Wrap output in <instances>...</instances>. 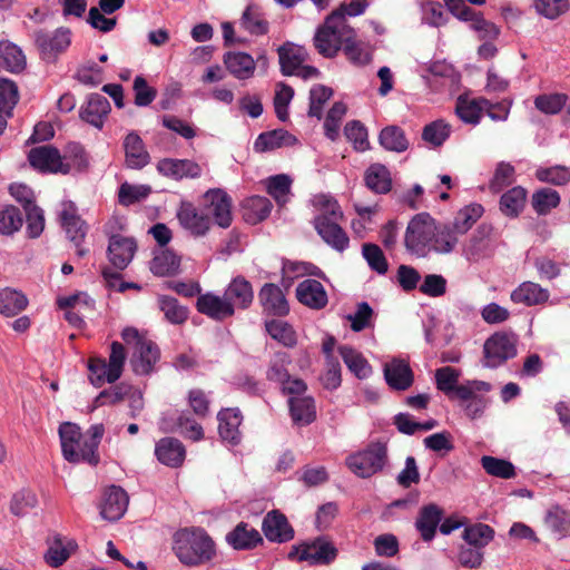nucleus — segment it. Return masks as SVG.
Returning <instances> with one entry per match:
<instances>
[{"mask_svg":"<svg viewBox=\"0 0 570 570\" xmlns=\"http://www.w3.org/2000/svg\"><path fill=\"white\" fill-rule=\"evenodd\" d=\"M173 550L186 566H199L210 561L215 554V543L205 530L181 529L174 534Z\"/></svg>","mask_w":570,"mask_h":570,"instance_id":"f257e3e1","label":"nucleus"},{"mask_svg":"<svg viewBox=\"0 0 570 570\" xmlns=\"http://www.w3.org/2000/svg\"><path fill=\"white\" fill-rule=\"evenodd\" d=\"M127 360L125 346L114 341L110 344L108 361L101 356H90L87 362L88 380L95 387H101L105 383L114 384L124 372Z\"/></svg>","mask_w":570,"mask_h":570,"instance_id":"f03ea898","label":"nucleus"},{"mask_svg":"<svg viewBox=\"0 0 570 570\" xmlns=\"http://www.w3.org/2000/svg\"><path fill=\"white\" fill-rule=\"evenodd\" d=\"M121 338L135 351L131 358L132 371L138 375H148L154 371L155 364L160 358V351L155 342L138 332L135 327H126L121 332Z\"/></svg>","mask_w":570,"mask_h":570,"instance_id":"7ed1b4c3","label":"nucleus"},{"mask_svg":"<svg viewBox=\"0 0 570 570\" xmlns=\"http://www.w3.org/2000/svg\"><path fill=\"white\" fill-rule=\"evenodd\" d=\"M449 16L460 22L469 23L470 30L479 36H500L501 29L494 22L487 20L481 11L471 8L463 0H443Z\"/></svg>","mask_w":570,"mask_h":570,"instance_id":"20e7f679","label":"nucleus"},{"mask_svg":"<svg viewBox=\"0 0 570 570\" xmlns=\"http://www.w3.org/2000/svg\"><path fill=\"white\" fill-rule=\"evenodd\" d=\"M387 460V449L383 443H371L365 450L346 459L348 469L361 478H370L381 471Z\"/></svg>","mask_w":570,"mask_h":570,"instance_id":"39448f33","label":"nucleus"},{"mask_svg":"<svg viewBox=\"0 0 570 570\" xmlns=\"http://www.w3.org/2000/svg\"><path fill=\"white\" fill-rule=\"evenodd\" d=\"M518 338L514 334L497 332L483 345V365L495 368L517 355Z\"/></svg>","mask_w":570,"mask_h":570,"instance_id":"423d86ee","label":"nucleus"},{"mask_svg":"<svg viewBox=\"0 0 570 570\" xmlns=\"http://www.w3.org/2000/svg\"><path fill=\"white\" fill-rule=\"evenodd\" d=\"M435 222L428 213L415 215L409 223L404 244L409 252L423 255L431 244L435 232Z\"/></svg>","mask_w":570,"mask_h":570,"instance_id":"0eeeda50","label":"nucleus"},{"mask_svg":"<svg viewBox=\"0 0 570 570\" xmlns=\"http://www.w3.org/2000/svg\"><path fill=\"white\" fill-rule=\"evenodd\" d=\"M59 219L68 238L77 247V255L80 257L85 256L88 250L81 248L80 245L87 234V225L78 215L77 207L72 202L66 200L61 203Z\"/></svg>","mask_w":570,"mask_h":570,"instance_id":"6e6552de","label":"nucleus"},{"mask_svg":"<svg viewBox=\"0 0 570 570\" xmlns=\"http://www.w3.org/2000/svg\"><path fill=\"white\" fill-rule=\"evenodd\" d=\"M204 207L209 218L213 217L216 225L228 228L232 225V198L219 188L207 190L204 196Z\"/></svg>","mask_w":570,"mask_h":570,"instance_id":"1a4fd4ad","label":"nucleus"},{"mask_svg":"<svg viewBox=\"0 0 570 570\" xmlns=\"http://www.w3.org/2000/svg\"><path fill=\"white\" fill-rule=\"evenodd\" d=\"M59 436L63 458L70 463L85 461L83 440L80 428L65 422L59 426Z\"/></svg>","mask_w":570,"mask_h":570,"instance_id":"9d476101","label":"nucleus"},{"mask_svg":"<svg viewBox=\"0 0 570 570\" xmlns=\"http://www.w3.org/2000/svg\"><path fill=\"white\" fill-rule=\"evenodd\" d=\"M32 167L49 173H69V165H65L59 150L50 145L32 148L28 155Z\"/></svg>","mask_w":570,"mask_h":570,"instance_id":"9b49d317","label":"nucleus"},{"mask_svg":"<svg viewBox=\"0 0 570 570\" xmlns=\"http://www.w3.org/2000/svg\"><path fill=\"white\" fill-rule=\"evenodd\" d=\"M160 175L174 180L196 179L203 174V167L193 159L164 158L157 164Z\"/></svg>","mask_w":570,"mask_h":570,"instance_id":"f8f14e48","label":"nucleus"},{"mask_svg":"<svg viewBox=\"0 0 570 570\" xmlns=\"http://www.w3.org/2000/svg\"><path fill=\"white\" fill-rule=\"evenodd\" d=\"M298 560L311 564H328L335 560L337 549L325 538H317L312 542H305L297 548Z\"/></svg>","mask_w":570,"mask_h":570,"instance_id":"ddd939ff","label":"nucleus"},{"mask_svg":"<svg viewBox=\"0 0 570 570\" xmlns=\"http://www.w3.org/2000/svg\"><path fill=\"white\" fill-rule=\"evenodd\" d=\"M343 219L327 220L324 216H315L314 227L321 238L333 249L342 253L350 245V238L340 223Z\"/></svg>","mask_w":570,"mask_h":570,"instance_id":"4468645a","label":"nucleus"},{"mask_svg":"<svg viewBox=\"0 0 570 570\" xmlns=\"http://www.w3.org/2000/svg\"><path fill=\"white\" fill-rule=\"evenodd\" d=\"M177 218L180 225L194 236H204L210 228L212 219L204 210L197 209L189 202H181Z\"/></svg>","mask_w":570,"mask_h":570,"instance_id":"2eb2a0df","label":"nucleus"},{"mask_svg":"<svg viewBox=\"0 0 570 570\" xmlns=\"http://www.w3.org/2000/svg\"><path fill=\"white\" fill-rule=\"evenodd\" d=\"M136 249L137 244L134 238L112 235L107 248L109 262L115 268L122 271L132 261Z\"/></svg>","mask_w":570,"mask_h":570,"instance_id":"dca6fc26","label":"nucleus"},{"mask_svg":"<svg viewBox=\"0 0 570 570\" xmlns=\"http://www.w3.org/2000/svg\"><path fill=\"white\" fill-rule=\"evenodd\" d=\"M258 301L263 307V312L268 315L285 316L289 313L286 296L276 284H264L258 293Z\"/></svg>","mask_w":570,"mask_h":570,"instance_id":"f3484780","label":"nucleus"},{"mask_svg":"<svg viewBox=\"0 0 570 570\" xmlns=\"http://www.w3.org/2000/svg\"><path fill=\"white\" fill-rule=\"evenodd\" d=\"M296 297L301 304L312 309H322L328 303L323 284L313 278L304 279L297 285Z\"/></svg>","mask_w":570,"mask_h":570,"instance_id":"a211bd4d","label":"nucleus"},{"mask_svg":"<svg viewBox=\"0 0 570 570\" xmlns=\"http://www.w3.org/2000/svg\"><path fill=\"white\" fill-rule=\"evenodd\" d=\"M128 495L120 487L111 485L104 493L100 514L108 521L119 520L128 507Z\"/></svg>","mask_w":570,"mask_h":570,"instance_id":"6ab92c4d","label":"nucleus"},{"mask_svg":"<svg viewBox=\"0 0 570 570\" xmlns=\"http://www.w3.org/2000/svg\"><path fill=\"white\" fill-rule=\"evenodd\" d=\"M196 308L199 313L216 321H223L234 315L233 304L225 296L219 297L212 293L199 295Z\"/></svg>","mask_w":570,"mask_h":570,"instance_id":"aec40b11","label":"nucleus"},{"mask_svg":"<svg viewBox=\"0 0 570 570\" xmlns=\"http://www.w3.org/2000/svg\"><path fill=\"white\" fill-rule=\"evenodd\" d=\"M239 27L249 36H266L269 32V22L262 7L249 2L239 18Z\"/></svg>","mask_w":570,"mask_h":570,"instance_id":"412c9836","label":"nucleus"},{"mask_svg":"<svg viewBox=\"0 0 570 570\" xmlns=\"http://www.w3.org/2000/svg\"><path fill=\"white\" fill-rule=\"evenodd\" d=\"M443 509L435 503L423 505L415 520V528L423 541H431L436 533V529L443 519Z\"/></svg>","mask_w":570,"mask_h":570,"instance_id":"4be33fe9","label":"nucleus"},{"mask_svg":"<svg viewBox=\"0 0 570 570\" xmlns=\"http://www.w3.org/2000/svg\"><path fill=\"white\" fill-rule=\"evenodd\" d=\"M262 530L265 537L274 542H286L294 537V530L286 517L275 510L265 515Z\"/></svg>","mask_w":570,"mask_h":570,"instance_id":"5701e85b","label":"nucleus"},{"mask_svg":"<svg viewBox=\"0 0 570 570\" xmlns=\"http://www.w3.org/2000/svg\"><path fill=\"white\" fill-rule=\"evenodd\" d=\"M125 163L128 168L141 169L150 161L141 137L135 132H129L124 139Z\"/></svg>","mask_w":570,"mask_h":570,"instance_id":"b1692460","label":"nucleus"},{"mask_svg":"<svg viewBox=\"0 0 570 570\" xmlns=\"http://www.w3.org/2000/svg\"><path fill=\"white\" fill-rule=\"evenodd\" d=\"M387 385L395 391H405L413 384L414 376L410 365L402 360H393L384 365Z\"/></svg>","mask_w":570,"mask_h":570,"instance_id":"393cba45","label":"nucleus"},{"mask_svg":"<svg viewBox=\"0 0 570 570\" xmlns=\"http://www.w3.org/2000/svg\"><path fill=\"white\" fill-rule=\"evenodd\" d=\"M281 71L284 76H294V72L304 63L308 53L307 50L292 41H286L277 49Z\"/></svg>","mask_w":570,"mask_h":570,"instance_id":"a878e982","label":"nucleus"},{"mask_svg":"<svg viewBox=\"0 0 570 570\" xmlns=\"http://www.w3.org/2000/svg\"><path fill=\"white\" fill-rule=\"evenodd\" d=\"M155 454L160 463L177 468L183 464L186 450L179 440L175 438H163L156 443Z\"/></svg>","mask_w":570,"mask_h":570,"instance_id":"bb28decb","label":"nucleus"},{"mask_svg":"<svg viewBox=\"0 0 570 570\" xmlns=\"http://www.w3.org/2000/svg\"><path fill=\"white\" fill-rule=\"evenodd\" d=\"M109 112L108 99L100 94H92L88 97L87 104L82 106L80 117L94 127L101 128Z\"/></svg>","mask_w":570,"mask_h":570,"instance_id":"cd10ccee","label":"nucleus"},{"mask_svg":"<svg viewBox=\"0 0 570 570\" xmlns=\"http://www.w3.org/2000/svg\"><path fill=\"white\" fill-rule=\"evenodd\" d=\"M488 105L485 98H469L461 95L455 102V115L464 124L475 126L481 121L484 107Z\"/></svg>","mask_w":570,"mask_h":570,"instance_id":"c85d7f7f","label":"nucleus"},{"mask_svg":"<svg viewBox=\"0 0 570 570\" xmlns=\"http://www.w3.org/2000/svg\"><path fill=\"white\" fill-rule=\"evenodd\" d=\"M549 296L550 293L547 288L541 287L537 283L527 281L512 291L510 298L515 304L534 306L546 303Z\"/></svg>","mask_w":570,"mask_h":570,"instance_id":"c756f323","label":"nucleus"},{"mask_svg":"<svg viewBox=\"0 0 570 570\" xmlns=\"http://www.w3.org/2000/svg\"><path fill=\"white\" fill-rule=\"evenodd\" d=\"M288 406L295 425L305 426L316 420V406L312 396H291Z\"/></svg>","mask_w":570,"mask_h":570,"instance_id":"7c9ffc66","label":"nucleus"},{"mask_svg":"<svg viewBox=\"0 0 570 570\" xmlns=\"http://www.w3.org/2000/svg\"><path fill=\"white\" fill-rule=\"evenodd\" d=\"M296 142V137L287 130L275 129L258 135L254 149L258 153H266L282 147L294 146Z\"/></svg>","mask_w":570,"mask_h":570,"instance_id":"2f4dec72","label":"nucleus"},{"mask_svg":"<svg viewBox=\"0 0 570 570\" xmlns=\"http://www.w3.org/2000/svg\"><path fill=\"white\" fill-rule=\"evenodd\" d=\"M218 432L223 440L237 444L240 440L242 415L237 409L222 410L218 415Z\"/></svg>","mask_w":570,"mask_h":570,"instance_id":"473e14b6","label":"nucleus"},{"mask_svg":"<svg viewBox=\"0 0 570 570\" xmlns=\"http://www.w3.org/2000/svg\"><path fill=\"white\" fill-rule=\"evenodd\" d=\"M225 297L234 308H247L254 298V292L250 283L242 276L235 277L225 291Z\"/></svg>","mask_w":570,"mask_h":570,"instance_id":"72a5a7b5","label":"nucleus"},{"mask_svg":"<svg viewBox=\"0 0 570 570\" xmlns=\"http://www.w3.org/2000/svg\"><path fill=\"white\" fill-rule=\"evenodd\" d=\"M227 542L237 550L250 549L262 541L259 532L246 523H239L226 537Z\"/></svg>","mask_w":570,"mask_h":570,"instance_id":"f704fd0d","label":"nucleus"},{"mask_svg":"<svg viewBox=\"0 0 570 570\" xmlns=\"http://www.w3.org/2000/svg\"><path fill=\"white\" fill-rule=\"evenodd\" d=\"M422 23L440 28L450 22V16L444 4L438 0H420Z\"/></svg>","mask_w":570,"mask_h":570,"instance_id":"c9c22d12","label":"nucleus"},{"mask_svg":"<svg viewBox=\"0 0 570 570\" xmlns=\"http://www.w3.org/2000/svg\"><path fill=\"white\" fill-rule=\"evenodd\" d=\"M76 548L77 543L75 541L68 540L63 542L60 535H55L45 553V561L50 567L57 568L68 560Z\"/></svg>","mask_w":570,"mask_h":570,"instance_id":"e433bc0d","label":"nucleus"},{"mask_svg":"<svg viewBox=\"0 0 570 570\" xmlns=\"http://www.w3.org/2000/svg\"><path fill=\"white\" fill-rule=\"evenodd\" d=\"M272 203L264 196H252L243 204L244 219L249 224H257L264 220L272 210Z\"/></svg>","mask_w":570,"mask_h":570,"instance_id":"4c0bfd02","label":"nucleus"},{"mask_svg":"<svg viewBox=\"0 0 570 570\" xmlns=\"http://www.w3.org/2000/svg\"><path fill=\"white\" fill-rule=\"evenodd\" d=\"M364 180L366 187L376 194H386L392 187L390 171L381 164L371 165L365 171Z\"/></svg>","mask_w":570,"mask_h":570,"instance_id":"58836bf2","label":"nucleus"},{"mask_svg":"<svg viewBox=\"0 0 570 570\" xmlns=\"http://www.w3.org/2000/svg\"><path fill=\"white\" fill-rule=\"evenodd\" d=\"M159 309L164 313L167 322L175 325L184 324L189 315L186 306L181 305L177 298L169 295H159L157 298Z\"/></svg>","mask_w":570,"mask_h":570,"instance_id":"ea45409f","label":"nucleus"},{"mask_svg":"<svg viewBox=\"0 0 570 570\" xmlns=\"http://www.w3.org/2000/svg\"><path fill=\"white\" fill-rule=\"evenodd\" d=\"M26 66V57L22 50L14 43L0 41V67L11 71H21Z\"/></svg>","mask_w":570,"mask_h":570,"instance_id":"a19ab883","label":"nucleus"},{"mask_svg":"<svg viewBox=\"0 0 570 570\" xmlns=\"http://www.w3.org/2000/svg\"><path fill=\"white\" fill-rule=\"evenodd\" d=\"M224 62L229 72L238 79H248L255 70L254 59L244 52L227 53Z\"/></svg>","mask_w":570,"mask_h":570,"instance_id":"79ce46f5","label":"nucleus"},{"mask_svg":"<svg viewBox=\"0 0 570 570\" xmlns=\"http://www.w3.org/2000/svg\"><path fill=\"white\" fill-rule=\"evenodd\" d=\"M28 305L27 297L12 288L0 289V314L12 317L22 312Z\"/></svg>","mask_w":570,"mask_h":570,"instance_id":"37998d69","label":"nucleus"},{"mask_svg":"<svg viewBox=\"0 0 570 570\" xmlns=\"http://www.w3.org/2000/svg\"><path fill=\"white\" fill-rule=\"evenodd\" d=\"M459 240V235L451 225L435 226L430 249L439 254L453 252Z\"/></svg>","mask_w":570,"mask_h":570,"instance_id":"c03bdc74","label":"nucleus"},{"mask_svg":"<svg viewBox=\"0 0 570 570\" xmlns=\"http://www.w3.org/2000/svg\"><path fill=\"white\" fill-rule=\"evenodd\" d=\"M340 355L348 370L360 380L371 375L372 368L367 361L356 350L343 345L338 347Z\"/></svg>","mask_w":570,"mask_h":570,"instance_id":"a18cd8bd","label":"nucleus"},{"mask_svg":"<svg viewBox=\"0 0 570 570\" xmlns=\"http://www.w3.org/2000/svg\"><path fill=\"white\" fill-rule=\"evenodd\" d=\"M527 190L517 186L509 189L501 196L500 210L509 217H517L524 208Z\"/></svg>","mask_w":570,"mask_h":570,"instance_id":"49530a36","label":"nucleus"},{"mask_svg":"<svg viewBox=\"0 0 570 570\" xmlns=\"http://www.w3.org/2000/svg\"><path fill=\"white\" fill-rule=\"evenodd\" d=\"M179 257L168 249L159 250L150 262V271L156 276H170L179 268Z\"/></svg>","mask_w":570,"mask_h":570,"instance_id":"de8ad7c7","label":"nucleus"},{"mask_svg":"<svg viewBox=\"0 0 570 570\" xmlns=\"http://www.w3.org/2000/svg\"><path fill=\"white\" fill-rule=\"evenodd\" d=\"M381 146L390 151L403 153L409 148V140L405 132L399 126L383 128L379 136Z\"/></svg>","mask_w":570,"mask_h":570,"instance_id":"09e8293b","label":"nucleus"},{"mask_svg":"<svg viewBox=\"0 0 570 570\" xmlns=\"http://www.w3.org/2000/svg\"><path fill=\"white\" fill-rule=\"evenodd\" d=\"M482 214L483 207L480 204L468 205L458 212L451 226L461 236L472 227Z\"/></svg>","mask_w":570,"mask_h":570,"instance_id":"8fccbe9b","label":"nucleus"},{"mask_svg":"<svg viewBox=\"0 0 570 570\" xmlns=\"http://www.w3.org/2000/svg\"><path fill=\"white\" fill-rule=\"evenodd\" d=\"M267 333L277 342L286 347L296 345L297 338L293 327L281 320H272L265 323Z\"/></svg>","mask_w":570,"mask_h":570,"instance_id":"3c124183","label":"nucleus"},{"mask_svg":"<svg viewBox=\"0 0 570 570\" xmlns=\"http://www.w3.org/2000/svg\"><path fill=\"white\" fill-rule=\"evenodd\" d=\"M531 204L539 215H547L560 204V195L551 188H541L532 195Z\"/></svg>","mask_w":570,"mask_h":570,"instance_id":"603ef678","label":"nucleus"},{"mask_svg":"<svg viewBox=\"0 0 570 570\" xmlns=\"http://www.w3.org/2000/svg\"><path fill=\"white\" fill-rule=\"evenodd\" d=\"M346 18L340 7L333 9L315 28L313 36H343L342 26Z\"/></svg>","mask_w":570,"mask_h":570,"instance_id":"864d4df0","label":"nucleus"},{"mask_svg":"<svg viewBox=\"0 0 570 570\" xmlns=\"http://www.w3.org/2000/svg\"><path fill=\"white\" fill-rule=\"evenodd\" d=\"M544 523L558 538L566 537L570 530V517L559 507L547 511Z\"/></svg>","mask_w":570,"mask_h":570,"instance_id":"5fc2aeb1","label":"nucleus"},{"mask_svg":"<svg viewBox=\"0 0 570 570\" xmlns=\"http://www.w3.org/2000/svg\"><path fill=\"white\" fill-rule=\"evenodd\" d=\"M69 46V38H37L38 50L46 61H55Z\"/></svg>","mask_w":570,"mask_h":570,"instance_id":"6e6d98bb","label":"nucleus"},{"mask_svg":"<svg viewBox=\"0 0 570 570\" xmlns=\"http://www.w3.org/2000/svg\"><path fill=\"white\" fill-rule=\"evenodd\" d=\"M130 391V384L121 382L101 391L94 400V409L106 405H116L126 400V393Z\"/></svg>","mask_w":570,"mask_h":570,"instance_id":"4d7b16f0","label":"nucleus"},{"mask_svg":"<svg viewBox=\"0 0 570 570\" xmlns=\"http://www.w3.org/2000/svg\"><path fill=\"white\" fill-rule=\"evenodd\" d=\"M451 134V125L443 119L428 124L422 131V139L434 147L443 145Z\"/></svg>","mask_w":570,"mask_h":570,"instance_id":"13d9d810","label":"nucleus"},{"mask_svg":"<svg viewBox=\"0 0 570 570\" xmlns=\"http://www.w3.org/2000/svg\"><path fill=\"white\" fill-rule=\"evenodd\" d=\"M494 537V530L484 523H476L465 528L463 539L472 547L484 548Z\"/></svg>","mask_w":570,"mask_h":570,"instance_id":"bf43d9fd","label":"nucleus"},{"mask_svg":"<svg viewBox=\"0 0 570 570\" xmlns=\"http://www.w3.org/2000/svg\"><path fill=\"white\" fill-rule=\"evenodd\" d=\"M535 178L541 183L562 186L570 181V169L561 165L539 167L535 170Z\"/></svg>","mask_w":570,"mask_h":570,"instance_id":"052dcab7","label":"nucleus"},{"mask_svg":"<svg viewBox=\"0 0 570 570\" xmlns=\"http://www.w3.org/2000/svg\"><path fill=\"white\" fill-rule=\"evenodd\" d=\"M537 13L549 20H556L570 8L569 0H533Z\"/></svg>","mask_w":570,"mask_h":570,"instance_id":"680f3d73","label":"nucleus"},{"mask_svg":"<svg viewBox=\"0 0 570 570\" xmlns=\"http://www.w3.org/2000/svg\"><path fill=\"white\" fill-rule=\"evenodd\" d=\"M362 255L372 271H375L380 275L386 274L389 264L379 245L372 243L363 244Z\"/></svg>","mask_w":570,"mask_h":570,"instance_id":"e2e57ef3","label":"nucleus"},{"mask_svg":"<svg viewBox=\"0 0 570 570\" xmlns=\"http://www.w3.org/2000/svg\"><path fill=\"white\" fill-rule=\"evenodd\" d=\"M481 464L488 474L497 478L511 479L515 475L513 464L503 459L484 455L481 459Z\"/></svg>","mask_w":570,"mask_h":570,"instance_id":"0e129e2a","label":"nucleus"},{"mask_svg":"<svg viewBox=\"0 0 570 570\" xmlns=\"http://www.w3.org/2000/svg\"><path fill=\"white\" fill-rule=\"evenodd\" d=\"M58 306L61 309H75L86 315L87 313L95 309V299L91 298L87 293H76L66 297L58 298Z\"/></svg>","mask_w":570,"mask_h":570,"instance_id":"69168bd1","label":"nucleus"},{"mask_svg":"<svg viewBox=\"0 0 570 570\" xmlns=\"http://www.w3.org/2000/svg\"><path fill=\"white\" fill-rule=\"evenodd\" d=\"M344 135L357 151H365L370 148L367 130L358 120L348 121L344 128Z\"/></svg>","mask_w":570,"mask_h":570,"instance_id":"338daca9","label":"nucleus"},{"mask_svg":"<svg viewBox=\"0 0 570 570\" xmlns=\"http://www.w3.org/2000/svg\"><path fill=\"white\" fill-rule=\"evenodd\" d=\"M333 96V89L324 85H315L309 90L308 116L320 119L324 104Z\"/></svg>","mask_w":570,"mask_h":570,"instance_id":"774afa93","label":"nucleus"}]
</instances>
